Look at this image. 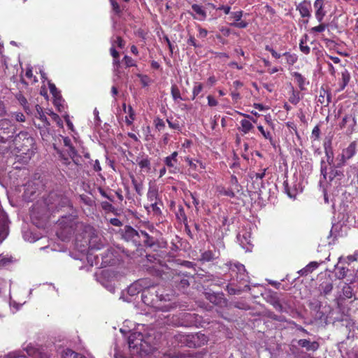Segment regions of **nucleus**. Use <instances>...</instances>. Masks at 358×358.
<instances>
[{"mask_svg":"<svg viewBox=\"0 0 358 358\" xmlns=\"http://www.w3.org/2000/svg\"><path fill=\"white\" fill-rule=\"evenodd\" d=\"M156 349L155 338L152 335L136 331L129 336L128 347L123 343H115L113 358H145Z\"/></svg>","mask_w":358,"mask_h":358,"instance_id":"obj_1","label":"nucleus"},{"mask_svg":"<svg viewBox=\"0 0 358 358\" xmlns=\"http://www.w3.org/2000/svg\"><path fill=\"white\" fill-rule=\"evenodd\" d=\"M141 292L143 303L152 308H157V303L161 300L158 295L156 287L150 285V280L146 278L139 279L127 288V293L130 296H134Z\"/></svg>","mask_w":358,"mask_h":358,"instance_id":"obj_2","label":"nucleus"},{"mask_svg":"<svg viewBox=\"0 0 358 358\" xmlns=\"http://www.w3.org/2000/svg\"><path fill=\"white\" fill-rule=\"evenodd\" d=\"M226 265L229 268L231 276L235 277V280L238 282H249V276L243 264L238 262H229Z\"/></svg>","mask_w":358,"mask_h":358,"instance_id":"obj_3","label":"nucleus"},{"mask_svg":"<svg viewBox=\"0 0 358 358\" xmlns=\"http://www.w3.org/2000/svg\"><path fill=\"white\" fill-rule=\"evenodd\" d=\"M44 203L46 204L47 208L49 211L54 212L55 210H59L61 208L68 205L69 203V201L66 197L52 192L48 195Z\"/></svg>","mask_w":358,"mask_h":358,"instance_id":"obj_4","label":"nucleus"},{"mask_svg":"<svg viewBox=\"0 0 358 358\" xmlns=\"http://www.w3.org/2000/svg\"><path fill=\"white\" fill-rule=\"evenodd\" d=\"M16 127L8 119L0 120V143H6L13 137Z\"/></svg>","mask_w":358,"mask_h":358,"instance_id":"obj_5","label":"nucleus"},{"mask_svg":"<svg viewBox=\"0 0 358 358\" xmlns=\"http://www.w3.org/2000/svg\"><path fill=\"white\" fill-rule=\"evenodd\" d=\"M13 141L16 148L22 150L23 147L31 145L33 143V138L28 132L20 131L14 137Z\"/></svg>","mask_w":358,"mask_h":358,"instance_id":"obj_6","label":"nucleus"},{"mask_svg":"<svg viewBox=\"0 0 358 358\" xmlns=\"http://www.w3.org/2000/svg\"><path fill=\"white\" fill-rule=\"evenodd\" d=\"M178 152L175 151L172 152L170 155L166 157L164 159V163L165 166L168 167L169 171L171 173H176L180 171L178 166Z\"/></svg>","mask_w":358,"mask_h":358,"instance_id":"obj_7","label":"nucleus"},{"mask_svg":"<svg viewBox=\"0 0 358 358\" xmlns=\"http://www.w3.org/2000/svg\"><path fill=\"white\" fill-rule=\"evenodd\" d=\"M237 239L241 247L246 251H251L252 245L251 243V233L247 230H243L237 235Z\"/></svg>","mask_w":358,"mask_h":358,"instance_id":"obj_8","label":"nucleus"},{"mask_svg":"<svg viewBox=\"0 0 358 358\" xmlns=\"http://www.w3.org/2000/svg\"><path fill=\"white\" fill-rule=\"evenodd\" d=\"M123 237L127 241H131L135 244H140L141 243V240L139 239V231L130 226H127L124 228Z\"/></svg>","mask_w":358,"mask_h":358,"instance_id":"obj_9","label":"nucleus"},{"mask_svg":"<svg viewBox=\"0 0 358 358\" xmlns=\"http://www.w3.org/2000/svg\"><path fill=\"white\" fill-rule=\"evenodd\" d=\"M356 153V143L352 142L349 146L344 149L341 155L340 162L338 163V166H343L347 159L352 157Z\"/></svg>","mask_w":358,"mask_h":358,"instance_id":"obj_10","label":"nucleus"},{"mask_svg":"<svg viewBox=\"0 0 358 358\" xmlns=\"http://www.w3.org/2000/svg\"><path fill=\"white\" fill-rule=\"evenodd\" d=\"M321 174L323 176L324 180L329 181L333 180L336 176H341V171L334 169L331 168V171L329 173H327V166L324 160L321 161Z\"/></svg>","mask_w":358,"mask_h":358,"instance_id":"obj_11","label":"nucleus"},{"mask_svg":"<svg viewBox=\"0 0 358 358\" xmlns=\"http://www.w3.org/2000/svg\"><path fill=\"white\" fill-rule=\"evenodd\" d=\"M355 124L356 120L355 117L352 115H348L343 118L341 127L342 128H346L348 134H352L354 131Z\"/></svg>","mask_w":358,"mask_h":358,"instance_id":"obj_12","label":"nucleus"},{"mask_svg":"<svg viewBox=\"0 0 358 358\" xmlns=\"http://www.w3.org/2000/svg\"><path fill=\"white\" fill-rule=\"evenodd\" d=\"M192 8L193 11L195 13V15H194L192 13H189V14L193 17V18L201 21H203L206 18V11L205 10L202 6L194 3L192 5Z\"/></svg>","mask_w":358,"mask_h":358,"instance_id":"obj_13","label":"nucleus"},{"mask_svg":"<svg viewBox=\"0 0 358 358\" xmlns=\"http://www.w3.org/2000/svg\"><path fill=\"white\" fill-rule=\"evenodd\" d=\"M24 350H26L28 356L32 358H50L47 354L39 351L31 345H27Z\"/></svg>","mask_w":358,"mask_h":358,"instance_id":"obj_14","label":"nucleus"},{"mask_svg":"<svg viewBox=\"0 0 358 358\" xmlns=\"http://www.w3.org/2000/svg\"><path fill=\"white\" fill-rule=\"evenodd\" d=\"M298 345L305 348L307 351L315 352L318 350L320 345L317 341H310L308 339H300L298 341Z\"/></svg>","mask_w":358,"mask_h":358,"instance_id":"obj_15","label":"nucleus"},{"mask_svg":"<svg viewBox=\"0 0 358 358\" xmlns=\"http://www.w3.org/2000/svg\"><path fill=\"white\" fill-rule=\"evenodd\" d=\"M349 283H345L342 287L343 294L340 296L342 299H352L355 296L354 288L351 285L352 284V280H348Z\"/></svg>","mask_w":358,"mask_h":358,"instance_id":"obj_16","label":"nucleus"},{"mask_svg":"<svg viewBox=\"0 0 358 358\" xmlns=\"http://www.w3.org/2000/svg\"><path fill=\"white\" fill-rule=\"evenodd\" d=\"M139 239L141 240V243H143L145 246L150 248L154 246L156 243V239L143 230L139 231Z\"/></svg>","mask_w":358,"mask_h":358,"instance_id":"obj_17","label":"nucleus"},{"mask_svg":"<svg viewBox=\"0 0 358 358\" xmlns=\"http://www.w3.org/2000/svg\"><path fill=\"white\" fill-rule=\"evenodd\" d=\"M192 334H178L175 336L176 339L178 343H181L182 345L187 346L189 348L195 347V344H192V339L190 338Z\"/></svg>","mask_w":358,"mask_h":358,"instance_id":"obj_18","label":"nucleus"},{"mask_svg":"<svg viewBox=\"0 0 358 358\" xmlns=\"http://www.w3.org/2000/svg\"><path fill=\"white\" fill-rule=\"evenodd\" d=\"M190 338L192 339V344H195L194 348H198L201 345H203L208 342L207 336L200 333L192 334Z\"/></svg>","mask_w":358,"mask_h":358,"instance_id":"obj_19","label":"nucleus"},{"mask_svg":"<svg viewBox=\"0 0 358 358\" xmlns=\"http://www.w3.org/2000/svg\"><path fill=\"white\" fill-rule=\"evenodd\" d=\"M296 9L299 11L300 15L303 17H309L310 16V3L307 1L300 3Z\"/></svg>","mask_w":358,"mask_h":358,"instance_id":"obj_20","label":"nucleus"},{"mask_svg":"<svg viewBox=\"0 0 358 358\" xmlns=\"http://www.w3.org/2000/svg\"><path fill=\"white\" fill-rule=\"evenodd\" d=\"M35 107L36 110L35 114L36 119L41 122V124H43V127H46L47 126H50V123L43 113L42 108L39 105H36Z\"/></svg>","mask_w":358,"mask_h":358,"instance_id":"obj_21","label":"nucleus"},{"mask_svg":"<svg viewBox=\"0 0 358 358\" xmlns=\"http://www.w3.org/2000/svg\"><path fill=\"white\" fill-rule=\"evenodd\" d=\"M333 289V283L331 279H327L322 282L320 285V291L321 294L324 296L331 293Z\"/></svg>","mask_w":358,"mask_h":358,"instance_id":"obj_22","label":"nucleus"},{"mask_svg":"<svg viewBox=\"0 0 358 358\" xmlns=\"http://www.w3.org/2000/svg\"><path fill=\"white\" fill-rule=\"evenodd\" d=\"M292 76H294L300 90H304L305 86L308 85L309 83L308 81H306V78L301 73H299L298 72H294L292 73Z\"/></svg>","mask_w":358,"mask_h":358,"instance_id":"obj_23","label":"nucleus"},{"mask_svg":"<svg viewBox=\"0 0 358 358\" xmlns=\"http://www.w3.org/2000/svg\"><path fill=\"white\" fill-rule=\"evenodd\" d=\"M250 289V287L248 284H245L244 286V288H243V289L241 287L234 288L230 285L227 286V290L228 293L231 295L239 294L242 292L249 291Z\"/></svg>","mask_w":358,"mask_h":358,"instance_id":"obj_24","label":"nucleus"},{"mask_svg":"<svg viewBox=\"0 0 358 358\" xmlns=\"http://www.w3.org/2000/svg\"><path fill=\"white\" fill-rule=\"evenodd\" d=\"M8 235V228L4 217L0 218V243H1Z\"/></svg>","mask_w":358,"mask_h":358,"instance_id":"obj_25","label":"nucleus"},{"mask_svg":"<svg viewBox=\"0 0 358 358\" xmlns=\"http://www.w3.org/2000/svg\"><path fill=\"white\" fill-rule=\"evenodd\" d=\"M136 162L141 169L146 170L147 171H150V162L148 157L141 158L138 157Z\"/></svg>","mask_w":358,"mask_h":358,"instance_id":"obj_26","label":"nucleus"},{"mask_svg":"<svg viewBox=\"0 0 358 358\" xmlns=\"http://www.w3.org/2000/svg\"><path fill=\"white\" fill-rule=\"evenodd\" d=\"M217 191L220 194L234 198L236 196V191L231 187L226 189L224 187H218Z\"/></svg>","mask_w":358,"mask_h":358,"instance_id":"obj_27","label":"nucleus"},{"mask_svg":"<svg viewBox=\"0 0 358 358\" xmlns=\"http://www.w3.org/2000/svg\"><path fill=\"white\" fill-rule=\"evenodd\" d=\"M15 97L20 105L24 108V110L27 113H30V109L27 99L21 93L17 94Z\"/></svg>","mask_w":358,"mask_h":358,"instance_id":"obj_28","label":"nucleus"},{"mask_svg":"<svg viewBox=\"0 0 358 358\" xmlns=\"http://www.w3.org/2000/svg\"><path fill=\"white\" fill-rule=\"evenodd\" d=\"M240 124V129L245 134H248L253 128L252 124L248 120H242Z\"/></svg>","mask_w":358,"mask_h":358,"instance_id":"obj_29","label":"nucleus"},{"mask_svg":"<svg viewBox=\"0 0 358 358\" xmlns=\"http://www.w3.org/2000/svg\"><path fill=\"white\" fill-rule=\"evenodd\" d=\"M318 263L316 262H312L308 264L305 268L301 269L299 273L301 275H306L309 273H311L313 271L316 269L318 267Z\"/></svg>","mask_w":358,"mask_h":358,"instance_id":"obj_30","label":"nucleus"},{"mask_svg":"<svg viewBox=\"0 0 358 358\" xmlns=\"http://www.w3.org/2000/svg\"><path fill=\"white\" fill-rule=\"evenodd\" d=\"M62 358H86L84 355L76 352L70 349L64 351Z\"/></svg>","mask_w":358,"mask_h":358,"instance_id":"obj_31","label":"nucleus"},{"mask_svg":"<svg viewBox=\"0 0 358 358\" xmlns=\"http://www.w3.org/2000/svg\"><path fill=\"white\" fill-rule=\"evenodd\" d=\"M285 190L290 198H294L298 194V189L294 186L291 188L287 181L284 182Z\"/></svg>","mask_w":358,"mask_h":358,"instance_id":"obj_32","label":"nucleus"},{"mask_svg":"<svg viewBox=\"0 0 358 358\" xmlns=\"http://www.w3.org/2000/svg\"><path fill=\"white\" fill-rule=\"evenodd\" d=\"M301 100L300 94L299 92L295 91L293 88L292 89L291 94L289 97V101L292 104L296 105Z\"/></svg>","mask_w":358,"mask_h":358,"instance_id":"obj_33","label":"nucleus"},{"mask_svg":"<svg viewBox=\"0 0 358 358\" xmlns=\"http://www.w3.org/2000/svg\"><path fill=\"white\" fill-rule=\"evenodd\" d=\"M158 192L155 188L150 187L147 194L148 199L151 202H157Z\"/></svg>","mask_w":358,"mask_h":358,"instance_id":"obj_34","label":"nucleus"},{"mask_svg":"<svg viewBox=\"0 0 358 358\" xmlns=\"http://www.w3.org/2000/svg\"><path fill=\"white\" fill-rule=\"evenodd\" d=\"M341 80H342V85L341 88L344 89L345 87L348 84L350 79V74L349 71L344 69L343 71L341 72Z\"/></svg>","mask_w":358,"mask_h":358,"instance_id":"obj_35","label":"nucleus"},{"mask_svg":"<svg viewBox=\"0 0 358 358\" xmlns=\"http://www.w3.org/2000/svg\"><path fill=\"white\" fill-rule=\"evenodd\" d=\"M215 258V254L210 250H207L201 254L200 260L203 262H210Z\"/></svg>","mask_w":358,"mask_h":358,"instance_id":"obj_36","label":"nucleus"},{"mask_svg":"<svg viewBox=\"0 0 358 358\" xmlns=\"http://www.w3.org/2000/svg\"><path fill=\"white\" fill-rule=\"evenodd\" d=\"M64 144L69 148V155L71 158H73L76 155V151L75 148L71 144V140L66 137L64 138Z\"/></svg>","mask_w":358,"mask_h":358,"instance_id":"obj_37","label":"nucleus"},{"mask_svg":"<svg viewBox=\"0 0 358 358\" xmlns=\"http://www.w3.org/2000/svg\"><path fill=\"white\" fill-rule=\"evenodd\" d=\"M64 101L60 94L54 96V105L57 108L59 112L64 110Z\"/></svg>","mask_w":358,"mask_h":358,"instance_id":"obj_38","label":"nucleus"},{"mask_svg":"<svg viewBox=\"0 0 358 358\" xmlns=\"http://www.w3.org/2000/svg\"><path fill=\"white\" fill-rule=\"evenodd\" d=\"M319 101L322 104L328 105L331 102V96L329 93L323 90V94L321 93L319 96Z\"/></svg>","mask_w":358,"mask_h":358,"instance_id":"obj_39","label":"nucleus"},{"mask_svg":"<svg viewBox=\"0 0 358 358\" xmlns=\"http://www.w3.org/2000/svg\"><path fill=\"white\" fill-rule=\"evenodd\" d=\"M131 182H132V185H134V187L136 192V193L138 194V195H142L143 194V184L140 182H138L134 177H132L131 178Z\"/></svg>","mask_w":358,"mask_h":358,"instance_id":"obj_40","label":"nucleus"},{"mask_svg":"<svg viewBox=\"0 0 358 358\" xmlns=\"http://www.w3.org/2000/svg\"><path fill=\"white\" fill-rule=\"evenodd\" d=\"M34 124L40 129V133L43 139H46L49 136V126L45 127H43V124L38 123L37 124L36 122Z\"/></svg>","mask_w":358,"mask_h":358,"instance_id":"obj_41","label":"nucleus"},{"mask_svg":"<svg viewBox=\"0 0 358 358\" xmlns=\"http://www.w3.org/2000/svg\"><path fill=\"white\" fill-rule=\"evenodd\" d=\"M171 96L174 101H178V99L182 100V97L180 95V92L179 89L176 85H172L171 89Z\"/></svg>","mask_w":358,"mask_h":358,"instance_id":"obj_42","label":"nucleus"},{"mask_svg":"<svg viewBox=\"0 0 358 358\" xmlns=\"http://www.w3.org/2000/svg\"><path fill=\"white\" fill-rule=\"evenodd\" d=\"M286 57L287 64L293 65L297 61V56L295 54H291L288 52L283 53L282 55Z\"/></svg>","mask_w":358,"mask_h":358,"instance_id":"obj_43","label":"nucleus"},{"mask_svg":"<svg viewBox=\"0 0 358 358\" xmlns=\"http://www.w3.org/2000/svg\"><path fill=\"white\" fill-rule=\"evenodd\" d=\"M230 187L231 189H234V191H236V192H240L241 187L239 185L238 179H237V178L235 176H231Z\"/></svg>","mask_w":358,"mask_h":358,"instance_id":"obj_44","label":"nucleus"},{"mask_svg":"<svg viewBox=\"0 0 358 358\" xmlns=\"http://www.w3.org/2000/svg\"><path fill=\"white\" fill-rule=\"evenodd\" d=\"M203 84L202 83H194V87H193V90H192V94H193V96H192V100H194L196 96H197L203 90Z\"/></svg>","mask_w":358,"mask_h":358,"instance_id":"obj_45","label":"nucleus"},{"mask_svg":"<svg viewBox=\"0 0 358 358\" xmlns=\"http://www.w3.org/2000/svg\"><path fill=\"white\" fill-rule=\"evenodd\" d=\"M13 262L12 257L6 255H0V267H4Z\"/></svg>","mask_w":358,"mask_h":358,"instance_id":"obj_46","label":"nucleus"},{"mask_svg":"<svg viewBox=\"0 0 358 358\" xmlns=\"http://www.w3.org/2000/svg\"><path fill=\"white\" fill-rule=\"evenodd\" d=\"M349 271V269L345 268V267H338L336 268V275L338 278L342 279L347 276V273Z\"/></svg>","mask_w":358,"mask_h":358,"instance_id":"obj_47","label":"nucleus"},{"mask_svg":"<svg viewBox=\"0 0 358 358\" xmlns=\"http://www.w3.org/2000/svg\"><path fill=\"white\" fill-rule=\"evenodd\" d=\"M257 129L261 132L264 138L268 139L271 143H273V138L269 131L264 130L262 125H259Z\"/></svg>","mask_w":358,"mask_h":358,"instance_id":"obj_48","label":"nucleus"},{"mask_svg":"<svg viewBox=\"0 0 358 358\" xmlns=\"http://www.w3.org/2000/svg\"><path fill=\"white\" fill-rule=\"evenodd\" d=\"M129 117H126V123L128 125H131L134 120L135 113L131 106L128 108Z\"/></svg>","mask_w":358,"mask_h":358,"instance_id":"obj_49","label":"nucleus"},{"mask_svg":"<svg viewBox=\"0 0 358 358\" xmlns=\"http://www.w3.org/2000/svg\"><path fill=\"white\" fill-rule=\"evenodd\" d=\"M325 15L326 11L324 10V8L315 9V15L319 22H321L323 20Z\"/></svg>","mask_w":358,"mask_h":358,"instance_id":"obj_50","label":"nucleus"},{"mask_svg":"<svg viewBox=\"0 0 358 358\" xmlns=\"http://www.w3.org/2000/svg\"><path fill=\"white\" fill-rule=\"evenodd\" d=\"M154 123L156 129L159 131L164 129V128L165 127V123L164 120L161 118L157 117L155 119Z\"/></svg>","mask_w":358,"mask_h":358,"instance_id":"obj_51","label":"nucleus"},{"mask_svg":"<svg viewBox=\"0 0 358 358\" xmlns=\"http://www.w3.org/2000/svg\"><path fill=\"white\" fill-rule=\"evenodd\" d=\"M110 4L112 6L113 10L117 14L120 15L122 13V10L118 3L115 0H110Z\"/></svg>","mask_w":358,"mask_h":358,"instance_id":"obj_52","label":"nucleus"},{"mask_svg":"<svg viewBox=\"0 0 358 358\" xmlns=\"http://www.w3.org/2000/svg\"><path fill=\"white\" fill-rule=\"evenodd\" d=\"M299 48L302 52H303L306 55H308L310 53V48L308 45H305L303 40L301 39L299 43Z\"/></svg>","mask_w":358,"mask_h":358,"instance_id":"obj_53","label":"nucleus"},{"mask_svg":"<svg viewBox=\"0 0 358 358\" xmlns=\"http://www.w3.org/2000/svg\"><path fill=\"white\" fill-rule=\"evenodd\" d=\"M145 208L148 209V211L151 210L155 214H159L161 213L160 208L157 206V202L151 203L150 206Z\"/></svg>","mask_w":358,"mask_h":358,"instance_id":"obj_54","label":"nucleus"},{"mask_svg":"<svg viewBox=\"0 0 358 358\" xmlns=\"http://www.w3.org/2000/svg\"><path fill=\"white\" fill-rule=\"evenodd\" d=\"M189 285V280L186 278H182L180 280L178 287L181 289H185Z\"/></svg>","mask_w":358,"mask_h":358,"instance_id":"obj_55","label":"nucleus"},{"mask_svg":"<svg viewBox=\"0 0 358 358\" xmlns=\"http://www.w3.org/2000/svg\"><path fill=\"white\" fill-rule=\"evenodd\" d=\"M265 50L270 52L272 56L275 59H280L282 55L278 53L273 48H272L270 45H266Z\"/></svg>","mask_w":358,"mask_h":358,"instance_id":"obj_56","label":"nucleus"},{"mask_svg":"<svg viewBox=\"0 0 358 358\" xmlns=\"http://www.w3.org/2000/svg\"><path fill=\"white\" fill-rule=\"evenodd\" d=\"M187 44L194 46V48L201 47L199 44L196 43L195 38L192 35H190L187 39Z\"/></svg>","mask_w":358,"mask_h":358,"instance_id":"obj_57","label":"nucleus"},{"mask_svg":"<svg viewBox=\"0 0 358 358\" xmlns=\"http://www.w3.org/2000/svg\"><path fill=\"white\" fill-rule=\"evenodd\" d=\"M320 127L318 125H316L313 131H312V134H311V137L312 138H314V139H318L319 137H320Z\"/></svg>","mask_w":358,"mask_h":358,"instance_id":"obj_58","label":"nucleus"},{"mask_svg":"<svg viewBox=\"0 0 358 358\" xmlns=\"http://www.w3.org/2000/svg\"><path fill=\"white\" fill-rule=\"evenodd\" d=\"M309 306L310 308L315 310H317L320 308L321 303L317 300H314L310 302Z\"/></svg>","mask_w":358,"mask_h":358,"instance_id":"obj_59","label":"nucleus"},{"mask_svg":"<svg viewBox=\"0 0 358 358\" xmlns=\"http://www.w3.org/2000/svg\"><path fill=\"white\" fill-rule=\"evenodd\" d=\"M124 60L127 67L134 66L136 65L133 59L127 55L124 56Z\"/></svg>","mask_w":358,"mask_h":358,"instance_id":"obj_60","label":"nucleus"},{"mask_svg":"<svg viewBox=\"0 0 358 358\" xmlns=\"http://www.w3.org/2000/svg\"><path fill=\"white\" fill-rule=\"evenodd\" d=\"M327 25L324 24H320L318 26L311 28L312 32H322L325 30Z\"/></svg>","mask_w":358,"mask_h":358,"instance_id":"obj_61","label":"nucleus"},{"mask_svg":"<svg viewBox=\"0 0 358 358\" xmlns=\"http://www.w3.org/2000/svg\"><path fill=\"white\" fill-rule=\"evenodd\" d=\"M198 31H199L198 37L203 38H206L207 36L208 31L206 29L202 28L200 26H198Z\"/></svg>","mask_w":358,"mask_h":358,"instance_id":"obj_62","label":"nucleus"},{"mask_svg":"<svg viewBox=\"0 0 358 358\" xmlns=\"http://www.w3.org/2000/svg\"><path fill=\"white\" fill-rule=\"evenodd\" d=\"M49 89H50V91L51 94H52L53 97L60 94L59 92L57 90V89L56 88V87L54 84L50 83Z\"/></svg>","mask_w":358,"mask_h":358,"instance_id":"obj_63","label":"nucleus"},{"mask_svg":"<svg viewBox=\"0 0 358 358\" xmlns=\"http://www.w3.org/2000/svg\"><path fill=\"white\" fill-rule=\"evenodd\" d=\"M208 104L209 106H216L218 104L217 101L212 96L208 95L207 97Z\"/></svg>","mask_w":358,"mask_h":358,"instance_id":"obj_64","label":"nucleus"}]
</instances>
